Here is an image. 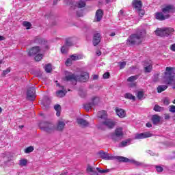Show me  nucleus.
I'll use <instances>...</instances> for the list:
<instances>
[{
    "label": "nucleus",
    "mask_w": 175,
    "mask_h": 175,
    "mask_svg": "<svg viewBox=\"0 0 175 175\" xmlns=\"http://www.w3.org/2000/svg\"><path fill=\"white\" fill-rule=\"evenodd\" d=\"M40 129L47 133H53L55 130L62 131L65 128V122L62 120H59L57 122L56 128L53 123L49 122H41L39 124Z\"/></svg>",
    "instance_id": "1"
},
{
    "label": "nucleus",
    "mask_w": 175,
    "mask_h": 175,
    "mask_svg": "<svg viewBox=\"0 0 175 175\" xmlns=\"http://www.w3.org/2000/svg\"><path fill=\"white\" fill-rule=\"evenodd\" d=\"M99 155L100 158H102V159H105L106 161H113L114 159H116L117 161H119V162H130L131 163H133L136 166H141L142 165V163L136 161L134 159H129L122 156H113L112 154L106 153L103 151H100Z\"/></svg>",
    "instance_id": "2"
},
{
    "label": "nucleus",
    "mask_w": 175,
    "mask_h": 175,
    "mask_svg": "<svg viewBox=\"0 0 175 175\" xmlns=\"http://www.w3.org/2000/svg\"><path fill=\"white\" fill-rule=\"evenodd\" d=\"M66 77L64 78L65 81H72V84H76L77 81H83V83H85L87 80L90 78L88 72H81V76H76L72 72H66Z\"/></svg>",
    "instance_id": "3"
},
{
    "label": "nucleus",
    "mask_w": 175,
    "mask_h": 175,
    "mask_svg": "<svg viewBox=\"0 0 175 175\" xmlns=\"http://www.w3.org/2000/svg\"><path fill=\"white\" fill-rule=\"evenodd\" d=\"M146 36V30L138 31L137 33L132 34L127 40L129 44H140L143 42V38Z\"/></svg>",
    "instance_id": "4"
},
{
    "label": "nucleus",
    "mask_w": 175,
    "mask_h": 175,
    "mask_svg": "<svg viewBox=\"0 0 175 175\" xmlns=\"http://www.w3.org/2000/svg\"><path fill=\"white\" fill-rule=\"evenodd\" d=\"M163 81L165 84L171 85L175 83L174 68L172 67H166L164 74Z\"/></svg>",
    "instance_id": "5"
},
{
    "label": "nucleus",
    "mask_w": 175,
    "mask_h": 175,
    "mask_svg": "<svg viewBox=\"0 0 175 175\" xmlns=\"http://www.w3.org/2000/svg\"><path fill=\"white\" fill-rule=\"evenodd\" d=\"M109 137L113 142H120L124 137V131L122 127H117L113 133L109 134Z\"/></svg>",
    "instance_id": "6"
},
{
    "label": "nucleus",
    "mask_w": 175,
    "mask_h": 175,
    "mask_svg": "<svg viewBox=\"0 0 175 175\" xmlns=\"http://www.w3.org/2000/svg\"><path fill=\"white\" fill-rule=\"evenodd\" d=\"M173 32H174V29L172 27H164L163 29H157L154 33L157 36H170V35H173Z\"/></svg>",
    "instance_id": "7"
},
{
    "label": "nucleus",
    "mask_w": 175,
    "mask_h": 175,
    "mask_svg": "<svg viewBox=\"0 0 175 175\" xmlns=\"http://www.w3.org/2000/svg\"><path fill=\"white\" fill-rule=\"evenodd\" d=\"M36 92L35 85L29 87L27 90V99L29 100H35V98H36Z\"/></svg>",
    "instance_id": "8"
},
{
    "label": "nucleus",
    "mask_w": 175,
    "mask_h": 175,
    "mask_svg": "<svg viewBox=\"0 0 175 175\" xmlns=\"http://www.w3.org/2000/svg\"><path fill=\"white\" fill-rule=\"evenodd\" d=\"M116 124L117 122L111 119H105V120L103 122V125L109 128V129H113Z\"/></svg>",
    "instance_id": "9"
},
{
    "label": "nucleus",
    "mask_w": 175,
    "mask_h": 175,
    "mask_svg": "<svg viewBox=\"0 0 175 175\" xmlns=\"http://www.w3.org/2000/svg\"><path fill=\"white\" fill-rule=\"evenodd\" d=\"M152 136V133L150 132H145L142 133H137L135 136V139L137 140H139L140 139H147L148 137H151Z\"/></svg>",
    "instance_id": "10"
},
{
    "label": "nucleus",
    "mask_w": 175,
    "mask_h": 175,
    "mask_svg": "<svg viewBox=\"0 0 175 175\" xmlns=\"http://www.w3.org/2000/svg\"><path fill=\"white\" fill-rule=\"evenodd\" d=\"M162 12L163 14H167L168 16H170V13H174L175 12L174 6L171 5H166L162 9Z\"/></svg>",
    "instance_id": "11"
},
{
    "label": "nucleus",
    "mask_w": 175,
    "mask_h": 175,
    "mask_svg": "<svg viewBox=\"0 0 175 175\" xmlns=\"http://www.w3.org/2000/svg\"><path fill=\"white\" fill-rule=\"evenodd\" d=\"M170 17V15L163 14L162 12H157L155 14V18L157 20H159L160 21H163V20H167Z\"/></svg>",
    "instance_id": "12"
},
{
    "label": "nucleus",
    "mask_w": 175,
    "mask_h": 175,
    "mask_svg": "<svg viewBox=\"0 0 175 175\" xmlns=\"http://www.w3.org/2000/svg\"><path fill=\"white\" fill-rule=\"evenodd\" d=\"M144 66L146 73H150L152 70V62L150 60L149 62H144Z\"/></svg>",
    "instance_id": "13"
},
{
    "label": "nucleus",
    "mask_w": 175,
    "mask_h": 175,
    "mask_svg": "<svg viewBox=\"0 0 175 175\" xmlns=\"http://www.w3.org/2000/svg\"><path fill=\"white\" fill-rule=\"evenodd\" d=\"M100 33H95L93 36V44L94 46H98V43H100Z\"/></svg>",
    "instance_id": "14"
},
{
    "label": "nucleus",
    "mask_w": 175,
    "mask_h": 175,
    "mask_svg": "<svg viewBox=\"0 0 175 175\" xmlns=\"http://www.w3.org/2000/svg\"><path fill=\"white\" fill-rule=\"evenodd\" d=\"M40 48L39 46H33L29 51V55H36L38 53H40Z\"/></svg>",
    "instance_id": "15"
},
{
    "label": "nucleus",
    "mask_w": 175,
    "mask_h": 175,
    "mask_svg": "<svg viewBox=\"0 0 175 175\" xmlns=\"http://www.w3.org/2000/svg\"><path fill=\"white\" fill-rule=\"evenodd\" d=\"M72 44H73V43L72 42L70 39H67L66 40V45L63 46L62 47V54H65L66 53L68 52V47H66V46H72Z\"/></svg>",
    "instance_id": "16"
},
{
    "label": "nucleus",
    "mask_w": 175,
    "mask_h": 175,
    "mask_svg": "<svg viewBox=\"0 0 175 175\" xmlns=\"http://www.w3.org/2000/svg\"><path fill=\"white\" fill-rule=\"evenodd\" d=\"M138 79V75L131 76L129 77L127 81H129V83H132L131 84H130V87H136V83H133V81L137 80Z\"/></svg>",
    "instance_id": "17"
},
{
    "label": "nucleus",
    "mask_w": 175,
    "mask_h": 175,
    "mask_svg": "<svg viewBox=\"0 0 175 175\" xmlns=\"http://www.w3.org/2000/svg\"><path fill=\"white\" fill-rule=\"evenodd\" d=\"M116 113L120 118H124L126 113H125V111L123 109L121 108H116Z\"/></svg>",
    "instance_id": "18"
},
{
    "label": "nucleus",
    "mask_w": 175,
    "mask_h": 175,
    "mask_svg": "<svg viewBox=\"0 0 175 175\" xmlns=\"http://www.w3.org/2000/svg\"><path fill=\"white\" fill-rule=\"evenodd\" d=\"M133 6L136 10L142 9V1L140 0H133Z\"/></svg>",
    "instance_id": "19"
},
{
    "label": "nucleus",
    "mask_w": 175,
    "mask_h": 175,
    "mask_svg": "<svg viewBox=\"0 0 175 175\" xmlns=\"http://www.w3.org/2000/svg\"><path fill=\"white\" fill-rule=\"evenodd\" d=\"M77 122L79 124V125H81V126H88V125H90L88 122L81 118H77Z\"/></svg>",
    "instance_id": "20"
},
{
    "label": "nucleus",
    "mask_w": 175,
    "mask_h": 175,
    "mask_svg": "<svg viewBox=\"0 0 175 175\" xmlns=\"http://www.w3.org/2000/svg\"><path fill=\"white\" fill-rule=\"evenodd\" d=\"M102 17H103V11L102 10H98L96 12V20L99 22L102 20Z\"/></svg>",
    "instance_id": "21"
},
{
    "label": "nucleus",
    "mask_w": 175,
    "mask_h": 175,
    "mask_svg": "<svg viewBox=\"0 0 175 175\" xmlns=\"http://www.w3.org/2000/svg\"><path fill=\"white\" fill-rule=\"evenodd\" d=\"M75 8H78L79 9L85 8V0L78 1L75 4Z\"/></svg>",
    "instance_id": "22"
},
{
    "label": "nucleus",
    "mask_w": 175,
    "mask_h": 175,
    "mask_svg": "<svg viewBox=\"0 0 175 175\" xmlns=\"http://www.w3.org/2000/svg\"><path fill=\"white\" fill-rule=\"evenodd\" d=\"M152 121L154 125H157V124H159L161 121V116L158 115H153L152 116Z\"/></svg>",
    "instance_id": "23"
},
{
    "label": "nucleus",
    "mask_w": 175,
    "mask_h": 175,
    "mask_svg": "<svg viewBox=\"0 0 175 175\" xmlns=\"http://www.w3.org/2000/svg\"><path fill=\"white\" fill-rule=\"evenodd\" d=\"M129 144H131V140L129 139H126L124 141H122L119 144V147H120V148L126 147V146H129Z\"/></svg>",
    "instance_id": "24"
},
{
    "label": "nucleus",
    "mask_w": 175,
    "mask_h": 175,
    "mask_svg": "<svg viewBox=\"0 0 175 175\" xmlns=\"http://www.w3.org/2000/svg\"><path fill=\"white\" fill-rule=\"evenodd\" d=\"M72 61H79V59H83V55H72L70 57Z\"/></svg>",
    "instance_id": "25"
},
{
    "label": "nucleus",
    "mask_w": 175,
    "mask_h": 175,
    "mask_svg": "<svg viewBox=\"0 0 175 175\" xmlns=\"http://www.w3.org/2000/svg\"><path fill=\"white\" fill-rule=\"evenodd\" d=\"M27 164H28V160L25 159H21V160H19L18 165L19 166H21V167H24V166H27Z\"/></svg>",
    "instance_id": "26"
},
{
    "label": "nucleus",
    "mask_w": 175,
    "mask_h": 175,
    "mask_svg": "<svg viewBox=\"0 0 175 175\" xmlns=\"http://www.w3.org/2000/svg\"><path fill=\"white\" fill-rule=\"evenodd\" d=\"M98 116L100 118H107V113L105 111H100L98 113Z\"/></svg>",
    "instance_id": "27"
},
{
    "label": "nucleus",
    "mask_w": 175,
    "mask_h": 175,
    "mask_svg": "<svg viewBox=\"0 0 175 175\" xmlns=\"http://www.w3.org/2000/svg\"><path fill=\"white\" fill-rule=\"evenodd\" d=\"M56 95L58 98H64L66 95V91L65 90H59L56 92Z\"/></svg>",
    "instance_id": "28"
},
{
    "label": "nucleus",
    "mask_w": 175,
    "mask_h": 175,
    "mask_svg": "<svg viewBox=\"0 0 175 175\" xmlns=\"http://www.w3.org/2000/svg\"><path fill=\"white\" fill-rule=\"evenodd\" d=\"M54 109L56 111V116L59 117V116H61V105H56L54 106Z\"/></svg>",
    "instance_id": "29"
},
{
    "label": "nucleus",
    "mask_w": 175,
    "mask_h": 175,
    "mask_svg": "<svg viewBox=\"0 0 175 175\" xmlns=\"http://www.w3.org/2000/svg\"><path fill=\"white\" fill-rule=\"evenodd\" d=\"M165 90H167V85H159L157 88V92L161 94V92H163Z\"/></svg>",
    "instance_id": "30"
},
{
    "label": "nucleus",
    "mask_w": 175,
    "mask_h": 175,
    "mask_svg": "<svg viewBox=\"0 0 175 175\" xmlns=\"http://www.w3.org/2000/svg\"><path fill=\"white\" fill-rule=\"evenodd\" d=\"M153 110H154V111L161 112V111H163V110H165V108H163L158 105H155Z\"/></svg>",
    "instance_id": "31"
},
{
    "label": "nucleus",
    "mask_w": 175,
    "mask_h": 175,
    "mask_svg": "<svg viewBox=\"0 0 175 175\" xmlns=\"http://www.w3.org/2000/svg\"><path fill=\"white\" fill-rule=\"evenodd\" d=\"M94 107V105L92 103H89L84 105V109L85 110H87V111H89V110H91Z\"/></svg>",
    "instance_id": "32"
},
{
    "label": "nucleus",
    "mask_w": 175,
    "mask_h": 175,
    "mask_svg": "<svg viewBox=\"0 0 175 175\" xmlns=\"http://www.w3.org/2000/svg\"><path fill=\"white\" fill-rule=\"evenodd\" d=\"M99 103V97H93L92 98V105L96 106Z\"/></svg>",
    "instance_id": "33"
},
{
    "label": "nucleus",
    "mask_w": 175,
    "mask_h": 175,
    "mask_svg": "<svg viewBox=\"0 0 175 175\" xmlns=\"http://www.w3.org/2000/svg\"><path fill=\"white\" fill-rule=\"evenodd\" d=\"M124 98H126V99H131V100H135V99L136 98L135 96L132 95V94L131 93L125 94Z\"/></svg>",
    "instance_id": "34"
},
{
    "label": "nucleus",
    "mask_w": 175,
    "mask_h": 175,
    "mask_svg": "<svg viewBox=\"0 0 175 175\" xmlns=\"http://www.w3.org/2000/svg\"><path fill=\"white\" fill-rule=\"evenodd\" d=\"M137 98L142 100V99H144V93L143 92L139 91L137 93Z\"/></svg>",
    "instance_id": "35"
},
{
    "label": "nucleus",
    "mask_w": 175,
    "mask_h": 175,
    "mask_svg": "<svg viewBox=\"0 0 175 175\" xmlns=\"http://www.w3.org/2000/svg\"><path fill=\"white\" fill-rule=\"evenodd\" d=\"M44 70L46 72V73H50L51 70H53V68H51V64H47L44 67Z\"/></svg>",
    "instance_id": "36"
},
{
    "label": "nucleus",
    "mask_w": 175,
    "mask_h": 175,
    "mask_svg": "<svg viewBox=\"0 0 175 175\" xmlns=\"http://www.w3.org/2000/svg\"><path fill=\"white\" fill-rule=\"evenodd\" d=\"M35 43H39L40 44H43V43H46V41L43 40L40 38H36L34 40Z\"/></svg>",
    "instance_id": "37"
},
{
    "label": "nucleus",
    "mask_w": 175,
    "mask_h": 175,
    "mask_svg": "<svg viewBox=\"0 0 175 175\" xmlns=\"http://www.w3.org/2000/svg\"><path fill=\"white\" fill-rule=\"evenodd\" d=\"M23 27H26V29H29V28H31V23L28 22V21H24L23 23Z\"/></svg>",
    "instance_id": "38"
},
{
    "label": "nucleus",
    "mask_w": 175,
    "mask_h": 175,
    "mask_svg": "<svg viewBox=\"0 0 175 175\" xmlns=\"http://www.w3.org/2000/svg\"><path fill=\"white\" fill-rule=\"evenodd\" d=\"M32 151H33V146H29L25 149V154H29V152H32Z\"/></svg>",
    "instance_id": "39"
},
{
    "label": "nucleus",
    "mask_w": 175,
    "mask_h": 175,
    "mask_svg": "<svg viewBox=\"0 0 175 175\" xmlns=\"http://www.w3.org/2000/svg\"><path fill=\"white\" fill-rule=\"evenodd\" d=\"M163 102L164 105L167 106V105H170V98H169L168 97H165L163 98Z\"/></svg>",
    "instance_id": "40"
},
{
    "label": "nucleus",
    "mask_w": 175,
    "mask_h": 175,
    "mask_svg": "<svg viewBox=\"0 0 175 175\" xmlns=\"http://www.w3.org/2000/svg\"><path fill=\"white\" fill-rule=\"evenodd\" d=\"M87 172L88 173H90V174L95 173V170H94V167H91V165L88 166Z\"/></svg>",
    "instance_id": "41"
},
{
    "label": "nucleus",
    "mask_w": 175,
    "mask_h": 175,
    "mask_svg": "<svg viewBox=\"0 0 175 175\" xmlns=\"http://www.w3.org/2000/svg\"><path fill=\"white\" fill-rule=\"evenodd\" d=\"M137 12L139 16H140V17H142V16H144L145 12L142 8H139L138 10H137Z\"/></svg>",
    "instance_id": "42"
},
{
    "label": "nucleus",
    "mask_w": 175,
    "mask_h": 175,
    "mask_svg": "<svg viewBox=\"0 0 175 175\" xmlns=\"http://www.w3.org/2000/svg\"><path fill=\"white\" fill-rule=\"evenodd\" d=\"M42 58H43V55H42V54H40V53H38V54L37 55H36V57H35V59H36V61H37V62L40 61Z\"/></svg>",
    "instance_id": "43"
},
{
    "label": "nucleus",
    "mask_w": 175,
    "mask_h": 175,
    "mask_svg": "<svg viewBox=\"0 0 175 175\" xmlns=\"http://www.w3.org/2000/svg\"><path fill=\"white\" fill-rule=\"evenodd\" d=\"M118 65H119L120 69H124V68H125V66H126V62H120L118 63Z\"/></svg>",
    "instance_id": "44"
},
{
    "label": "nucleus",
    "mask_w": 175,
    "mask_h": 175,
    "mask_svg": "<svg viewBox=\"0 0 175 175\" xmlns=\"http://www.w3.org/2000/svg\"><path fill=\"white\" fill-rule=\"evenodd\" d=\"M72 61L73 60H72L70 57L67 59V60L66 61V66H70V65H72Z\"/></svg>",
    "instance_id": "45"
},
{
    "label": "nucleus",
    "mask_w": 175,
    "mask_h": 175,
    "mask_svg": "<svg viewBox=\"0 0 175 175\" xmlns=\"http://www.w3.org/2000/svg\"><path fill=\"white\" fill-rule=\"evenodd\" d=\"M96 170H98V173H101V174L107 173V172H109V170H100L99 169V167H96Z\"/></svg>",
    "instance_id": "46"
},
{
    "label": "nucleus",
    "mask_w": 175,
    "mask_h": 175,
    "mask_svg": "<svg viewBox=\"0 0 175 175\" xmlns=\"http://www.w3.org/2000/svg\"><path fill=\"white\" fill-rule=\"evenodd\" d=\"M169 111H170V113H175V105H170Z\"/></svg>",
    "instance_id": "47"
},
{
    "label": "nucleus",
    "mask_w": 175,
    "mask_h": 175,
    "mask_svg": "<svg viewBox=\"0 0 175 175\" xmlns=\"http://www.w3.org/2000/svg\"><path fill=\"white\" fill-rule=\"evenodd\" d=\"M156 170L158 172V173H161L163 171V168L161 166H156Z\"/></svg>",
    "instance_id": "48"
},
{
    "label": "nucleus",
    "mask_w": 175,
    "mask_h": 175,
    "mask_svg": "<svg viewBox=\"0 0 175 175\" xmlns=\"http://www.w3.org/2000/svg\"><path fill=\"white\" fill-rule=\"evenodd\" d=\"M8 73H10V69H9V68L3 71L1 76H6V75H8Z\"/></svg>",
    "instance_id": "49"
},
{
    "label": "nucleus",
    "mask_w": 175,
    "mask_h": 175,
    "mask_svg": "<svg viewBox=\"0 0 175 175\" xmlns=\"http://www.w3.org/2000/svg\"><path fill=\"white\" fill-rule=\"evenodd\" d=\"M103 77L105 79H109V77H110V73H109V72L104 73L103 75Z\"/></svg>",
    "instance_id": "50"
},
{
    "label": "nucleus",
    "mask_w": 175,
    "mask_h": 175,
    "mask_svg": "<svg viewBox=\"0 0 175 175\" xmlns=\"http://www.w3.org/2000/svg\"><path fill=\"white\" fill-rule=\"evenodd\" d=\"M170 50L175 52V44H173L170 46Z\"/></svg>",
    "instance_id": "51"
},
{
    "label": "nucleus",
    "mask_w": 175,
    "mask_h": 175,
    "mask_svg": "<svg viewBox=\"0 0 175 175\" xmlns=\"http://www.w3.org/2000/svg\"><path fill=\"white\" fill-rule=\"evenodd\" d=\"M164 118L165 120H169L170 118V115H169V113H165Z\"/></svg>",
    "instance_id": "52"
},
{
    "label": "nucleus",
    "mask_w": 175,
    "mask_h": 175,
    "mask_svg": "<svg viewBox=\"0 0 175 175\" xmlns=\"http://www.w3.org/2000/svg\"><path fill=\"white\" fill-rule=\"evenodd\" d=\"M119 16L120 17H122V16L124 15V11L122 10H121L120 12H119Z\"/></svg>",
    "instance_id": "53"
},
{
    "label": "nucleus",
    "mask_w": 175,
    "mask_h": 175,
    "mask_svg": "<svg viewBox=\"0 0 175 175\" xmlns=\"http://www.w3.org/2000/svg\"><path fill=\"white\" fill-rule=\"evenodd\" d=\"M153 81H158V75L154 76Z\"/></svg>",
    "instance_id": "54"
},
{
    "label": "nucleus",
    "mask_w": 175,
    "mask_h": 175,
    "mask_svg": "<svg viewBox=\"0 0 175 175\" xmlns=\"http://www.w3.org/2000/svg\"><path fill=\"white\" fill-rule=\"evenodd\" d=\"M77 16H78V17H81L83 16V12L81 11L80 13L77 12Z\"/></svg>",
    "instance_id": "55"
},
{
    "label": "nucleus",
    "mask_w": 175,
    "mask_h": 175,
    "mask_svg": "<svg viewBox=\"0 0 175 175\" xmlns=\"http://www.w3.org/2000/svg\"><path fill=\"white\" fill-rule=\"evenodd\" d=\"M146 126H147V128H151V126H152V124H151V123H150V122H148V123H146Z\"/></svg>",
    "instance_id": "56"
},
{
    "label": "nucleus",
    "mask_w": 175,
    "mask_h": 175,
    "mask_svg": "<svg viewBox=\"0 0 175 175\" xmlns=\"http://www.w3.org/2000/svg\"><path fill=\"white\" fill-rule=\"evenodd\" d=\"M61 0H53V5H57Z\"/></svg>",
    "instance_id": "57"
},
{
    "label": "nucleus",
    "mask_w": 175,
    "mask_h": 175,
    "mask_svg": "<svg viewBox=\"0 0 175 175\" xmlns=\"http://www.w3.org/2000/svg\"><path fill=\"white\" fill-rule=\"evenodd\" d=\"M98 75H94L93 76V80H98Z\"/></svg>",
    "instance_id": "58"
},
{
    "label": "nucleus",
    "mask_w": 175,
    "mask_h": 175,
    "mask_svg": "<svg viewBox=\"0 0 175 175\" xmlns=\"http://www.w3.org/2000/svg\"><path fill=\"white\" fill-rule=\"evenodd\" d=\"M96 54L98 55V57H99V55H102V52H100V51H96Z\"/></svg>",
    "instance_id": "59"
},
{
    "label": "nucleus",
    "mask_w": 175,
    "mask_h": 175,
    "mask_svg": "<svg viewBox=\"0 0 175 175\" xmlns=\"http://www.w3.org/2000/svg\"><path fill=\"white\" fill-rule=\"evenodd\" d=\"M5 40V37L0 36V42Z\"/></svg>",
    "instance_id": "60"
},
{
    "label": "nucleus",
    "mask_w": 175,
    "mask_h": 175,
    "mask_svg": "<svg viewBox=\"0 0 175 175\" xmlns=\"http://www.w3.org/2000/svg\"><path fill=\"white\" fill-rule=\"evenodd\" d=\"M109 36H116V33H111Z\"/></svg>",
    "instance_id": "61"
},
{
    "label": "nucleus",
    "mask_w": 175,
    "mask_h": 175,
    "mask_svg": "<svg viewBox=\"0 0 175 175\" xmlns=\"http://www.w3.org/2000/svg\"><path fill=\"white\" fill-rule=\"evenodd\" d=\"M107 3H110V2H113V0H106Z\"/></svg>",
    "instance_id": "62"
},
{
    "label": "nucleus",
    "mask_w": 175,
    "mask_h": 175,
    "mask_svg": "<svg viewBox=\"0 0 175 175\" xmlns=\"http://www.w3.org/2000/svg\"><path fill=\"white\" fill-rule=\"evenodd\" d=\"M60 175H68V172L62 173Z\"/></svg>",
    "instance_id": "63"
},
{
    "label": "nucleus",
    "mask_w": 175,
    "mask_h": 175,
    "mask_svg": "<svg viewBox=\"0 0 175 175\" xmlns=\"http://www.w3.org/2000/svg\"><path fill=\"white\" fill-rule=\"evenodd\" d=\"M2 113V107H0V114Z\"/></svg>",
    "instance_id": "64"
}]
</instances>
